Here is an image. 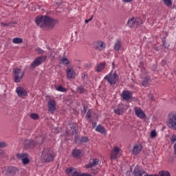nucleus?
Masks as SVG:
<instances>
[{"mask_svg": "<svg viewBox=\"0 0 176 176\" xmlns=\"http://www.w3.org/2000/svg\"><path fill=\"white\" fill-rule=\"evenodd\" d=\"M77 91H78V93H80V94H82V93H85V87L82 85L78 87L77 89Z\"/></svg>", "mask_w": 176, "mask_h": 176, "instance_id": "473e14b6", "label": "nucleus"}, {"mask_svg": "<svg viewBox=\"0 0 176 176\" xmlns=\"http://www.w3.org/2000/svg\"><path fill=\"white\" fill-rule=\"evenodd\" d=\"M148 97L151 101H155V96L153 94H150Z\"/></svg>", "mask_w": 176, "mask_h": 176, "instance_id": "a18cd8bd", "label": "nucleus"}, {"mask_svg": "<svg viewBox=\"0 0 176 176\" xmlns=\"http://www.w3.org/2000/svg\"><path fill=\"white\" fill-rule=\"evenodd\" d=\"M105 46H107V45L102 41H95L94 43V49H96V50H98L99 52H102V50L105 49Z\"/></svg>", "mask_w": 176, "mask_h": 176, "instance_id": "ddd939ff", "label": "nucleus"}, {"mask_svg": "<svg viewBox=\"0 0 176 176\" xmlns=\"http://www.w3.org/2000/svg\"><path fill=\"white\" fill-rule=\"evenodd\" d=\"M36 52L38 53V54H43V53H45V51L41 50V47H36Z\"/></svg>", "mask_w": 176, "mask_h": 176, "instance_id": "4c0bfd02", "label": "nucleus"}, {"mask_svg": "<svg viewBox=\"0 0 176 176\" xmlns=\"http://www.w3.org/2000/svg\"><path fill=\"white\" fill-rule=\"evenodd\" d=\"M58 91H61L62 93H65V91H67V89L63 87V86H59L57 88Z\"/></svg>", "mask_w": 176, "mask_h": 176, "instance_id": "e433bc0d", "label": "nucleus"}, {"mask_svg": "<svg viewBox=\"0 0 176 176\" xmlns=\"http://www.w3.org/2000/svg\"><path fill=\"white\" fill-rule=\"evenodd\" d=\"M72 133H73V135H74L76 140H78V126L76 125H75L73 127Z\"/></svg>", "mask_w": 176, "mask_h": 176, "instance_id": "c756f323", "label": "nucleus"}, {"mask_svg": "<svg viewBox=\"0 0 176 176\" xmlns=\"http://www.w3.org/2000/svg\"><path fill=\"white\" fill-rule=\"evenodd\" d=\"M0 146L1 148H6V146H8V144L6 143L2 142H0Z\"/></svg>", "mask_w": 176, "mask_h": 176, "instance_id": "37998d69", "label": "nucleus"}, {"mask_svg": "<svg viewBox=\"0 0 176 176\" xmlns=\"http://www.w3.org/2000/svg\"><path fill=\"white\" fill-rule=\"evenodd\" d=\"M167 125L170 129H172V130L176 131V113L175 112H171L168 114V119Z\"/></svg>", "mask_w": 176, "mask_h": 176, "instance_id": "39448f33", "label": "nucleus"}, {"mask_svg": "<svg viewBox=\"0 0 176 176\" xmlns=\"http://www.w3.org/2000/svg\"><path fill=\"white\" fill-rule=\"evenodd\" d=\"M124 2H133V0H124Z\"/></svg>", "mask_w": 176, "mask_h": 176, "instance_id": "3c124183", "label": "nucleus"}, {"mask_svg": "<svg viewBox=\"0 0 176 176\" xmlns=\"http://www.w3.org/2000/svg\"><path fill=\"white\" fill-rule=\"evenodd\" d=\"M25 145V148L26 149H28L29 148H34V146H36V142L32 140H25L23 142Z\"/></svg>", "mask_w": 176, "mask_h": 176, "instance_id": "4468645a", "label": "nucleus"}, {"mask_svg": "<svg viewBox=\"0 0 176 176\" xmlns=\"http://www.w3.org/2000/svg\"><path fill=\"white\" fill-rule=\"evenodd\" d=\"M145 175V171L141 170L137 168H135L133 171V176H144Z\"/></svg>", "mask_w": 176, "mask_h": 176, "instance_id": "b1692460", "label": "nucleus"}, {"mask_svg": "<svg viewBox=\"0 0 176 176\" xmlns=\"http://www.w3.org/2000/svg\"><path fill=\"white\" fill-rule=\"evenodd\" d=\"M41 159L47 163L53 162L54 160L53 150L49 148H44L41 154Z\"/></svg>", "mask_w": 176, "mask_h": 176, "instance_id": "7ed1b4c3", "label": "nucleus"}, {"mask_svg": "<svg viewBox=\"0 0 176 176\" xmlns=\"http://www.w3.org/2000/svg\"><path fill=\"white\" fill-rule=\"evenodd\" d=\"M1 27H5V25L8 26L10 25V23H1Z\"/></svg>", "mask_w": 176, "mask_h": 176, "instance_id": "de8ad7c7", "label": "nucleus"}, {"mask_svg": "<svg viewBox=\"0 0 176 176\" xmlns=\"http://www.w3.org/2000/svg\"><path fill=\"white\" fill-rule=\"evenodd\" d=\"M30 118L33 119L34 120H36L39 119V116L36 113H32L30 114Z\"/></svg>", "mask_w": 176, "mask_h": 176, "instance_id": "72a5a7b5", "label": "nucleus"}, {"mask_svg": "<svg viewBox=\"0 0 176 176\" xmlns=\"http://www.w3.org/2000/svg\"><path fill=\"white\" fill-rule=\"evenodd\" d=\"M43 141H45V138L42 136H39L38 138H36V144H43Z\"/></svg>", "mask_w": 176, "mask_h": 176, "instance_id": "c85d7f7f", "label": "nucleus"}, {"mask_svg": "<svg viewBox=\"0 0 176 176\" xmlns=\"http://www.w3.org/2000/svg\"><path fill=\"white\" fill-rule=\"evenodd\" d=\"M156 137V131L153 130L151 132V138H155Z\"/></svg>", "mask_w": 176, "mask_h": 176, "instance_id": "79ce46f5", "label": "nucleus"}, {"mask_svg": "<svg viewBox=\"0 0 176 176\" xmlns=\"http://www.w3.org/2000/svg\"><path fill=\"white\" fill-rule=\"evenodd\" d=\"M48 111L50 112H54L56 111V100H54V99H50L48 101Z\"/></svg>", "mask_w": 176, "mask_h": 176, "instance_id": "f3484780", "label": "nucleus"}, {"mask_svg": "<svg viewBox=\"0 0 176 176\" xmlns=\"http://www.w3.org/2000/svg\"><path fill=\"white\" fill-rule=\"evenodd\" d=\"M18 97H25L27 96V91L22 87H18L16 89Z\"/></svg>", "mask_w": 176, "mask_h": 176, "instance_id": "dca6fc26", "label": "nucleus"}, {"mask_svg": "<svg viewBox=\"0 0 176 176\" xmlns=\"http://www.w3.org/2000/svg\"><path fill=\"white\" fill-rule=\"evenodd\" d=\"M14 72V82L15 83H20L23 77L24 76V72L21 71V69L16 68L13 69Z\"/></svg>", "mask_w": 176, "mask_h": 176, "instance_id": "0eeeda50", "label": "nucleus"}, {"mask_svg": "<svg viewBox=\"0 0 176 176\" xmlns=\"http://www.w3.org/2000/svg\"><path fill=\"white\" fill-rule=\"evenodd\" d=\"M121 97L125 101H130L133 98V92L129 90H124L122 92Z\"/></svg>", "mask_w": 176, "mask_h": 176, "instance_id": "f8f14e48", "label": "nucleus"}, {"mask_svg": "<svg viewBox=\"0 0 176 176\" xmlns=\"http://www.w3.org/2000/svg\"><path fill=\"white\" fill-rule=\"evenodd\" d=\"M143 176H157V175H148V174H146V173H144V175Z\"/></svg>", "mask_w": 176, "mask_h": 176, "instance_id": "8fccbe9b", "label": "nucleus"}, {"mask_svg": "<svg viewBox=\"0 0 176 176\" xmlns=\"http://www.w3.org/2000/svg\"><path fill=\"white\" fill-rule=\"evenodd\" d=\"M105 67H107V63L102 62L96 65L95 71L96 72H102L105 69Z\"/></svg>", "mask_w": 176, "mask_h": 176, "instance_id": "a211bd4d", "label": "nucleus"}, {"mask_svg": "<svg viewBox=\"0 0 176 176\" xmlns=\"http://www.w3.org/2000/svg\"><path fill=\"white\" fill-rule=\"evenodd\" d=\"M163 2L166 6H171L173 5L171 0H163Z\"/></svg>", "mask_w": 176, "mask_h": 176, "instance_id": "c9c22d12", "label": "nucleus"}, {"mask_svg": "<svg viewBox=\"0 0 176 176\" xmlns=\"http://www.w3.org/2000/svg\"><path fill=\"white\" fill-rule=\"evenodd\" d=\"M82 155L83 153L80 149L74 148L72 151V156L73 157H76V159H79V157H80V156H82Z\"/></svg>", "mask_w": 176, "mask_h": 176, "instance_id": "412c9836", "label": "nucleus"}, {"mask_svg": "<svg viewBox=\"0 0 176 176\" xmlns=\"http://www.w3.org/2000/svg\"><path fill=\"white\" fill-rule=\"evenodd\" d=\"M104 80H107L110 85H116L119 82V76L116 72H110L104 77Z\"/></svg>", "mask_w": 176, "mask_h": 176, "instance_id": "20e7f679", "label": "nucleus"}, {"mask_svg": "<svg viewBox=\"0 0 176 176\" xmlns=\"http://www.w3.org/2000/svg\"><path fill=\"white\" fill-rule=\"evenodd\" d=\"M19 170L17 168L14 166L9 167V173L11 174V175H16V173H17Z\"/></svg>", "mask_w": 176, "mask_h": 176, "instance_id": "393cba45", "label": "nucleus"}, {"mask_svg": "<svg viewBox=\"0 0 176 176\" xmlns=\"http://www.w3.org/2000/svg\"><path fill=\"white\" fill-rule=\"evenodd\" d=\"M122 149L118 146H115L111 151V160H116L118 157H119V152H120Z\"/></svg>", "mask_w": 176, "mask_h": 176, "instance_id": "9b49d317", "label": "nucleus"}, {"mask_svg": "<svg viewBox=\"0 0 176 176\" xmlns=\"http://www.w3.org/2000/svg\"><path fill=\"white\" fill-rule=\"evenodd\" d=\"M36 25L41 28H54L56 24H58V20L52 19L49 16H38L35 19Z\"/></svg>", "mask_w": 176, "mask_h": 176, "instance_id": "f257e3e1", "label": "nucleus"}, {"mask_svg": "<svg viewBox=\"0 0 176 176\" xmlns=\"http://www.w3.org/2000/svg\"><path fill=\"white\" fill-rule=\"evenodd\" d=\"M113 49L116 52H119L122 49V40L118 39L114 42Z\"/></svg>", "mask_w": 176, "mask_h": 176, "instance_id": "5701e85b", "label": "nucleus"}, {"mask_svg": "<svg viewBox=\"0 0 176 176\" xmlns=\"http://www.w3.org/2000/svg\"><path fill=\"white\" fill-rule=\"evenodd\" d=\"M164 60H162V63H164Z\"/></svg>", "mask_w": 176, "mask_h": 176, "instance_id": "4d7b16f0", "label": "nucleus"}, {"mask_svg": "<svg viewBox=\"0 0 176 176\" xmlns=\"http://www.w3.org/2000/svg\"><path fill=\"white\" fill-rule=\"evenodd\" d=\"M82 78H83L85 79L86 78V75L85 74H82Z\"/></svg>", "mask_w": 176, "mask_h": 176, "instance_id": "5fc2aeb1", "label": "nucleus"}, {"mask_svg": "<svg viewBox=\"0 0 176 176\" xmlns=\"http://www.w3.org/2000/svg\"><path fill=\"white\" fill-rule=\"evenodd\" d=\"M164 60H162V63H164Z\"/></svg>", "mask_w": 176, "mask_h": 176, "instance_id": "6e6d98bb", "label": "nucleus"}, {"mask_svg": "<svg viewBox=\"0 0 176 176\" xmlns=\"http://www.w3.org/2000/svg\"><path fill=\"white\" fill-rule=\"evenodd\" d=\"M86 119H87L89 120V119H90L91 118V110H89L87 112L86 116H85Z\"/></svg>", "mask_w": 176, "mask_h": 176, "instance_id": "ea45409f", "label": "nucleus"}, {"mask_svg": "<svg viewBox=\"0 0 176 176\" xmlns=\"http://www.w3.org/2000/svg\"><path fill=\"white\" fill-rule=\"evenodd\" d=\"M3 174L5 175H9V167H3L2 170Z\"/></svg>", "mask_w": 176, "mask_h": 176, "instance_id": "2f4dec72", "label": "nucleus"}, {"mask_svg": "<svg viewBox=\"0 0 176 176\" xmlns=\"http://www.w3.org/2000/svg\"><path fill=\"white\" fill-rule=\"evenodd\" d=\"M23 42V38L20 37H16L12 39V43H15L16 45H19Z\"/></svg>", "mask_w": 176, "mask_h": 176, "instance_id": "bb28decb", "label": "nucleus"}, {"mask_svg": "<svg viewBox=\"0 0 176 176\" xmlns=\"http://www.w3.org/2000/svg\"><path fill=\"white\" fill-rule=\"evenodd\" d=\"M124 111V105L123 104H119L114 108V112L116 115H122Z\"/></svg>", "mask_w": 176, "mask_h": 176, "instance_id": "2eb2a0df", "label": "nucleus"}, {"mask_svg": "<svg viewBox=\"0 0 176 176\" xmlns=\"http://www.w3.org/2000/svg\"><path fill=\"white\" fill-rule=\"evenodd\" d=\"M142 151V145L141 144H136L133 146L132 153L133 155H138L140 152Z\"/></svg>", "mask_w": 176, "mask_h": 176, "instance_id": "4be33fe9", "label": "nucleus"}, {"mask_svg": "<svg viewBox=\"0 0 176 176\" xmlns=\"http://www.w3.org/2000/svg\"><path fill=\"white\" fill-rule=\"evenodd\" d=\"M60 63L64 64L65 65H68V64H69V60L67 58H63Z\"/></svg>", "mask_w": 176, "mask_h": 176, "instance_id": "7c9ffc66", "label": "nucleus"}, {"mask_svg": "<svg viewBox=\"0 0 176 176\" xmlns=\"http://www.w3.org/2000/svg\"><path fill=\"white\" fill-rule=\"evenodd\" d=\"M142 24H144V21H142V19L133 16L129 19L126 25L130 28H138V27L142 25Z\"/></svg>", "mask_w": 176, "mask_h": 176, "instance_id": "f03ea898", "label": "nucleus"}, {"mask_svg": "<svg viewBox=\"0 0 176 176\" xmlns=\"http://www.w3.org/2000/svg\"><path fill=\"white\" fill-rule=\"evenodd\" d=\"M1 148H5V147L0 146V156H2L3 155V153H5V151H3V150L1 149Z\"/></svg>", "mask_w": 176, "mask_h": 176, "instance_id": "49530a36", "label": "nucleus"}, {"mask_svg": "<svg viewBox=\"0 0 176 176\" xmlns=\"http://www.w3.org/2000/svg\"><path fill=\"white\" fill-rule=\"evenodd\" d=\"M133 110L136 116L140 119H145V118H146V115L145 114L144 111H142L141 107H135Z\"/></svg>", "mask_w": 176, "mask_h": 176, "instance_id": "9d476101", "label": "nucleus"}, {"mask_svg": "<svg viewBox=\"0 0 176 176\" xmlns=\"http://www.w3.org/2000/svg\"><path fill=\"white\" fill-rule=\"evenodd\" d=\"M89 141H90L89 138L86 136H83L80 139V142H89Z\"/></svg>", "mask_w": 176, "mask_h": 176, "instance_id": "f704fd0d", "label": "nucleus"}, {"mask_svg": "<svg viewBox=\"0 0 176 176\" xmlns=\"http://www.w3.org/2000/svg\"><path fill=\"white\" fill-rule=\"evenodd\" d=\"M100 164V160L96 158L92 160V162H89L85 166L86 168H91L95 166H98Z\"/></svg>", "mask_w": 176, "mask_h": 176, "instance_id": "aec40b11", "label": "nucleus"}, {"mask_svg": "<svg viewBox=\"0 0 176 176\" xmlns=\"http://www.w3.org/2000/svg\"><path fill=\"white\" fill-rule=\"evenodd\" d=\"M91 20H93V16H91V17L89 19H88V21H91Z\"/></svg>", "mask_w": 176, "mask_h": 176, "instance_id": "864d4df0", "label": "nucleus"}, {"mask_svg": "<svg viewBox=\"0 0 176 176\" xmlns=\"http://www.w3.org/2000/svg\"><path fill=\"white\" fill-rule=\"evenodd\" d=\"M96 131H98V133H101L102 134H104V133H105V128H104V126H102V125H98L96 128Z\"/></svg>", "mask_w": 176, "mask_h": 176, "instance_id": "cd10ccee", "label": "nucleus"}, {"mask_svg": "<svg viewBox=\"0 0 176 176\" xmlns=\"http://www.w3.org/2000/svg\"><path fill=\"white\" fill-rule=\"evenodd\" d=\"M66 74L67 75V77L69 79H74L75 76H76V74L75 73V71L72 68L68 67L66 69Z\"/></svg>", "mask_w": 176, "mask_h": 176, "instance_id": "6ab92c4d", "label": "nucleus"}, {"mask_svg": "<svg viewBox=\"0 0 176 176\" xmlns=\"http://www.w3.org/2000/svg\"><path fill=\"white\" fill-rule=\"evenodd\" d=\"M47 59V56H41L38 58H36L32 63H31V67L33 68H35L36 67H39L41 64L43 63H45L46 60Z\"/></svg>", "mask_w": 176, "mask_h": 176, "instance_id": "6e6552de", "label": "nucleus"}, {"mask_svg": "<svg viewBox=\"0 0 176 176\" xmlns=\"http://www.w3.org/2000/svg\"><path fill=\"white\" fill-rule=\"evenodd\" d=\"M96 126H97V122H93V123H92V127H93V129H96Z\"/></svg>", "mask_w": 176, "mask_h": 176, "instance_id": "09e8293b", "label": "nucleus"}, {"mask_svg": "<svg viewBox=\"0 0 176 176\" xmlns=\"http://www.w3.org/2000/svg\"><path fill=\"white\" fill-rule=\"evenodd\" d=\"M28 153H21L16 154V158L19 160H22L23 164H28L30 163V158H29Z\"/></svg>", "mask_w": 176, "mask_h": 176, "instance_id": "1a4fd4ad", "label": "nucleus"}, {"mask_svg": "<svg viewBox=\"0 0 176 176\" xmlns=\"http://www.w3.org/2000/svg\"><path fill=\"white\" fill-rule=\"evenodd\" d=\"M142 85L144 87H148V86H149V78L148 77L144 78L142 80Z\"/></svg>", "mask_w": 176, "mask_h": 176, "instance_id": "a878e982", "label": "nucleus"}, {"mask_svg": "<svg viewBox=\"0 0 176 176\" xmlns=\"http://www.w3.org/2000/svg\"><path fill=\"white\" fill-rule=\"evenodd\" d=\"M88 23H90V21L88 19L85 20V23L87 24Z\"/></svg>", "mask_w": 176, "mask_h": 176, "instance_id": "603ef678", "label": "nucleus"}, {"mask_svg": "<svg viewBox=\"0 0 176 176\" xmlns=\"http://www.w3.org/2000/svg\"><path fill=\"white\" fill-rule=\"evenodd\" d=\"M66 173L69 176H91L89 173H80L74 167L67 168L66 169Z\"/></svg>", "mask_w": 176, "mask_h": 176, "instance_id": "423d86ee", "label": "nucleus"}, {"mask_svg": "<svg viewBox=\"0 0 176 176\" xmlns=\"http://www.w3.org/2000/svg\"><path fill=\"white\" fill-rule=\"evenodd\" d=\"M50 57L52 58V60H54V57H56V53L54 52H52L50 54Z\"/></svg>", "mask_w": 176, "mask_h": 176, "instance_id": "c03bdc74", "label": "nucleus"}, {"mask_svg": "<svg viewBox=\"0 0 176 176\" xmlns=\"http://www.w3.org/2000/svg\"><path fill=\"white\" fill-rule=\"evenodd\" d=\"M160 174L161 176H170V172L168 171H161Z\"/></svg>", "mask_w": 176, "mask_h": 176, "instance_id": "58836bf2", "label": "nucleus"}, {"mask_svg": "<svg viewBox=\"0 0 176 176\" xmlns=\"http://www.w3.org/2000/svg\"><path fill=\"white\" fill-rule=\"evenodd\" d=\"M175 141H176V135H173L171 138H170L171 144H174V142H175Z\"/></svg>", "mask_w": 176, "mask_h": 176, "instance_id": "a19ab883", "label": "nucleus"}]
</instances>
